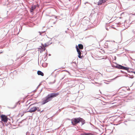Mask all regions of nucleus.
Masks as SVG:
<instances>
[{
  "label": "nucleus",
  "mask_w": 135,
  "mask_h": 135,
  "mask_svg": "<svg viewBox=\"0 0 135 135\" xmlns=\"http://www.w3.org/2000/svg\"><path fill=\"white\" fill-rule=\"evenodd\" d=\"M37 73L38 75H41L42 76H43L44 75V73L40 71H38Z\"/></svg>",
  "instance_id": "nucleus-9"
},
{
  "label": "nucleus",
  "mask_w": 135,
  "mask_h": 135,
  "mask_svg": "<svg viewBox=\"0 0 135 135\" xmlns=\"http://www.w3.org/2000/svg\"><path fill=\"white\" fill-rule=\"evenodd\" d=\"M122 68V69H124L125 70H129V68H127L126 67H125L124 66H121Z\"/></svg>",
  "instance_id": "nucleus-12"
},
{
  "label": "nucleus",
  "mask_w": 135,
  "mask_h": 135,
  "mask_svg": "<svg viewBox=\"0 0 135 135\" xmlns=\"http://www.w3.org/2000/svg\"><path fill=\"white\" fill-rule=\"evenodd\" d=\"M59 95V93L58 92L52 93L50 94H49L46 97V99L43 101L42 104H44L50 101L53 98Z\"/></svg>",
  "instance_id": "nucleus-1"
},
{
  "label": "nucleus",
  "mask_w": 135,
  "mask_h": 135,
  "mask_svg": "<svg viewBox=\"0 0 135 135\" xmlns=\"http://www.w3.org/2000/svg\"><path fill=\"white\" fill-rule=\"evenodd\" d=\"M30 107H28L27 105H25L23 106L22 108V110L23 111V112L25 113H26L28 111L27 110H28L29 108Z\"/></svg>",
  "instance_id": "nucleus-5"
},
{
  "label": "nucleus",
  "mask_w": 135,
  "mask_h": 135,
  "mask_svg": "<svg viewBox=\"0 0 135 135\" xmlns=\"http://www.w3.org/2000/svg\"><path fill=\"white\" fill-rule=\"evenodd\" d=\"M121 66H122L120 65H119V66H117V67L118 68L122 69V68Z\"/></svg>",
  "instance_id": "nucleus-13"
},
{
  "label": "nucleus",
  "mask_w": 135,
  "mask_h": 135,
  "mask_svg": "<svg viewBox=\"0 0 135 135\" xmlns=\"http://www.w3.org/2000/svg\"><path fill=\"white\" fill-rule=\"evenodd\" d=\"M134 73L135 74V72H134Z\"/></svg>",
  "instance_id": "nucleus-21"
},
{
  "label": "nucleus",
  "mask_w": 135,
  "mask_h": 135,
  "mask_svg": "<svg viewBox=\"0 0 135 135\" xmlns=\"http://www.w3.org/2000/svg\"><path fill=\"white\" fill-rule=\"evenodd\" d=\"M106 1L105 0H101L99 1L98 2V5H101L103 3H105L106 2Z\"/></svg>",
  "instance_id": "nucleus-8"
},
{
  "label": "nucleus",
  "mask_w": 135,
  "mask_h": 135,
  "mask_svg": "<svg viewBox=\"0 0 135 135\" xmlns=\"http://www.w3.org/2000/svg\"><path fill=\"white\" fill-rule=\"evenodd\" d=\"M0 117L1 118V121L4 123L7 122L8 118L7 116L3 114H2L0 116Z\"/></svg>",
  "instance_id": "nucleus-3"
},
{
  "label": "nucleus",
  "mask_w": 135,
  "mask_h": 135,
  "mask_svg": "<svg viewBox=\"0 0 135 135\" xmlns=\"http://www.w3.org/2000/svg\"><path fill=\"white\" fill-rule=\"evenodd\" d=\"M37 111L38 112H39L40 111V109H39L38 107H37Z\"/></svg>",
  "instance_id": "nucleus-14"
},
{
  "label": "nucleus",
  "mask_w": 135,
  "mask_h": 135,
  "mask_svg": "<svg viewBox=\"0 0 135 135\" xmlns=\"http://www.w3.org/2000/svg\"><path fill=\"white\" fill-rule=\"evenodd\" d=\"M86 135H93V134L90 133H86Z\"/></svg>",
  "instance_id": "nucleus-15"
},
{
  "label": "nucleus",
  "mask_w": 135,
  "mask_h": 135,
  "mask_svg": "<svg viewBox=\"0 0 135 135\" xmlns=\"http://www.w3.org/2000/svg\"><path fill=\"white\" fill-rule=\"evenodd\" d=\"M23 115V114L22 115H21V116H22V117Z\"/></svg>",
  "instance_id": "nucleus-18"
},
{
  "label": "nucleus",
  "mask_w": 135,
  "mask_h": 135,
  "mask_svg": "<svg viewBox=\"0 0 135 135\" xmlns=\"http://www.w3.org/2000/svg\"><path fill=\"white\" fill-rule=\"evenodd\" d=\"M47 46V45L46 44H45V47H46Z\"/></svg>",
  "instance_id": "nucleus-17"
},
{
  "label": "nucleus",
  "mask_w": 135,
  "mask_h": 135,
  "mask_svg": "<svg viewBox=\"0 0 135 135\" xmlns=\"http://www.w3.org/2000/svg\"><path fill=\"white\" fill-rule=\"evenodd\" d=\"M36 5H33L31 7V10H32V11H31V12H32V11L34 10V9H36Z\"/></svg>",
  "instance_id": "nucleus-10"
},
{
  "label": "nucleus",
  "mask_w": 135,
  "mask_h": 135,
  "mask_svg": "<svg viewBox=\"0 0 135 135\" xmlns=\"http://www.w3.org/2000/svg\"><path fill=\"white\" fill-rule=\"evenodd\" d=\"M79 48V49H83V46L81 44H79L78 45Z\"/></svg>",
  "instance_id": "nucleus-11"
},
{
  "label": "nucleus",
  "mask_w": 135,
  "mask_h": 135,
  "mask_svg": "<svg viewBox=\"0 0 135 135\" xmlns=\"http://www.w3.org/2000/svg\"><path fill=\"white\" fill-rule=\"evenodd\" d=\"M43 112V110H42V111H41V112Z\"/></svg>",
  "instance_id": "nucleus-20"
},
{
  "label": "nucleus",
  "mask_w": 135,
  "mask_h": 135,
  "mask_svg": "<svg viewBox=\"0 0 135 135\" xmlns=\"http://www.w3.org/2000/svg\"><path fill=\"white\" fill-rule=\"evenodd\" d=\"M33 104H31L30 105V106H31V105H33Z\"/></svg>",
  "instance_id": "nucleus-19"
},
{
  "label": "nucleus",
  "mask_w": 135,
  "mask_h": 135,
  "mask_svg": "<svg viewBox=\"0 0 135 135\" xmlns=\"http://www.w3.org/2000/svg\"><path fill=\"white\" fill-rule=\"evenodd\" d=\"M76 48L78 54V57L80 58H82L83 57V56H81V52L80 50L78 49L77 46H76Z\"/></svg>",
  "instance_id": "nucleus-6"
},
{
  "label": "nucleus",
  "mask_w": 135,
  "mask_h": 135,
  "mask_svg": "<svg viewBox=\"0 0 135 135\" xmlns=\"http://www.w3.org/2000/svg\"><path fill=\"white\" fill-rule=\"evenodd\" d=\"M116 9V7L115 6H112L111 7H110V11L112 12H114Z\"/></svg>",
  "instance_id": "nucleus-7"
},
{
  "label": "nucleus",
  "mask_w": 135,
  "mask_h": 135,
  "mask_svg": "<svg viewBox=\"0 0 135 135\" xmlns=\"http://www.w3.org/2000/svg\"><path fill=\"white\" fill-rule=\"evenodd\" d=\"M37 109V108L36 107H33L31 108L29 110L27 111V112H30L31 113L35 112Z\"/></svg>",
  "instance_id": "nucleus-4"
},
{
  "label": "nucleus",
  "mask_w": 135,
  "mask_h": 135,
  "mask_svg": "<svg viewBox=\"0 0 135 135\" xmlns=\"http://www.w3.org/2000/svg\"><path fill=\"white\" fill-rule=\"evenodd\" d=\"M86 133H83L81 134V135H86Z\"/></svg>",
  "instance_id": "nucleus-16"
},
{
  "label": "nucleus",
  "mask_w": 135,
  "mask_h": 135,
  "mask_svg": "<svg viewBox=\"0 0 135 135\" xmlns=\"http://www.w3.org/2000/svg\"><path fill=\"white\" fill-rule=\"evenodd\" d=\"M71 123L73 126H75L80 122L82 123V125L85 123V120L83 119L80 117L73 118L71 119Z\"/></svg>",
  "instance_id": "nucleus-2"
}]
</instances>
